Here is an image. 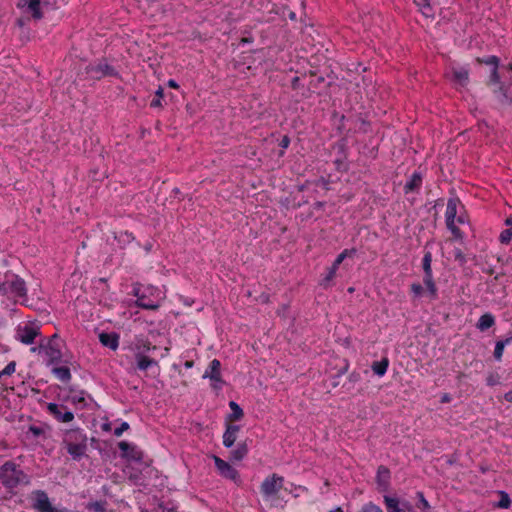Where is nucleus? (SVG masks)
Masks as SVG:
<instances>
[{
  "instance_id": "nucleus-1",
  "label": "nucleus",
  "mask_w": 512,
  "mask_h": 512,
  "mask_svg": "<svg viewBox=\"0 0 512 512\" xmlns=\"http://www.w3.org/2000/svg\"><path fill=\"white\" fill-rule=\"evenodd\" d=\"M0 482L7 489H13L23 484L30 483L29 476L12 461L5 462L0 467Z\"/></svg>"
},
{
  "instance_id": "nucleus-2",
  "label": "nucleus",
  "mask_w": 512,
  "mask_h": 512,
  "mask_svg": "<svg viewBox=\"0 0 512 512\" xmlns=\"http://www.w3.org/2000/svg\"><path fill=\"white\" fill-rule=\"evenodd\" d=\"M155 348V346H151L149 341L143 339H139L134 343L132 350L134 352L136 368L138 370L146 371L148 368L158 365V362L155 359L146 355L147 352Z\"/></svg>"
},
{
  "instance_id": "nucleus-3",
  "label": "nucleus",
  "mask_w": 512,
  "mask_h": 512,
  "mask_svg": "<svg viewBox=\"0 0 512 512\" xmlns=\"http://www.w3.org/2000/svg\"><path fill=\"white\" fill-rule=\"evenodd\" d=\"M6 296L22 303L27 301V287L25 281L14 273L7 272L4 277Z\"/></svg>"
},
{
  "instance_id": "nucleus-4",
  "label": "nucleus",
  "mask_w": 512,
  "mask_h": 512,
  "mask_svg": "<svg viewBox=\"0 0 512 512\" xmlns=\"http://www.w3.org/2000/svg\"><path fill=\"white\" fill-rule=\"evenodd\" d=\"M40 334V327L32 324L26 323L24 325H19L16 329V339L21 343L30 345L33 344L36 337Z\"/></svg>"
},
{
  "instance_id": "nucleus-5",
  "label": "nucleus",
  "mask_w": 512,
  "mask_h": 512,
  "mask_svg": "<svg viewBox=\"0 0 512 512\" xmlns=\"http://www.w3.org/2000/svg\"><path fill=\"white\" fill-rule=\"evenodd\" d=\"M32 508L38 512H62L53 507L47 493L43 490H35L31 494Z\"/></svg>"
},
{
  "instance_id": "nucleus-6",
  "label": "nucleus",
  "mask_w": 512,
  "mask_h": 512,
  "mask_svg": "<svg viewBox=\"0 0 512 512\" xmlns=\"http://www.w3.org/2000/svg\"><path fill=\"white\" fill-rule=\"evenodd\" d=\"M446 77L457 89L465 88L469 83V69L452 65Z\"/></svg>"
},
{
  "instance_id": "nucleus-7",
  "label": "nucleus",
  "mask_w": 512,
  "mask_h": 512,
  "mask_svg": "<svg viewBox=\"0 0 512 512\" xmlns=\"http://www.w3.org/2000/svg\"><path fill=\"white\" fill-rule=\"evenodd\" d=\"M459 204V200L457 198H450L447 202V208L445 213L446 225L448 229L452 232V234L458 238H462V233L460 229L455 225V217L457 215V206Z\"/></svg>"
},
{
  "instance_id": "nucleus-8",
  "label": "nucleus",
  "mask_w": 512,
  "mask_h": 512,
  "mask_svg": "<svg viewBox=\"0 0 512 512\" xmlns=\"http://www.w3.org/2000/svg\"><path fill=\"white\" fill-rule=\"evenodd\" d=\"M432 254L431 252H426L423 257L422 265L424 270V284L426 285L431 297L435 299L437 297V288L433 281V274H432Z\"/></svg>"
},
{
  "instance_id": "nucleus-9",
  "label": "nucleus",
  "mask_w": 512,
  "mask_h": 512,
  "mask_svg": "<svg viewBox=\"0 0 512 512\" xmlns=\"http://www.w3.org/2000/svg\"><path fill=\"white\" fill-rule=\"evenodd\" d=\"M203 378L210 379L212 381V388L215 390L221 389L224 381L221 376V363L218 359H213L206 371L203 374Z\"/></svg>"
},
{
  "instance_id": "nucleus-10",
  "label": "nucleus",
  "mask_w": 512,
  "mask_h": 512,
  "mask_svg": "<svg viewBox=\"0 0 512 512\" xmlns=\"http://www.w3.org/2000/svg\"><path fill=\"white\" fill-rule=\"evenodd\" d=\"M213 460L218 472L222 477L227 478L235 483L240 482V476L238 471L234 467H232L228 462L222 460L218 456H213Z\"/></svg>"
},
{
  "instance_id": "nucleus-11",
  "label": "nucleus",
  "mask_w": 512,
  "mask_h": 512,
  "mask_svg": "<svg viewBox=\"0 0 512 512\" xmlns=\"http://www.w3.org/2000/svg\"><path fill=\"white\" fill-rule=\"evenodd\" d=\"M133 295L137 297L136 305L138 307L148 310H157L160 307V301L158 298L155 301L147 299V295L145 293H141V285L139 283H135L133 285Z\"/></svg>"
},
{
  "instance_id": "nucleus-12",
  "label": "nucleus",
  "mask_w": 512,
  "mask_h": 512,
  "mask_svg": "<svg viewBox=\"0 0 512 512\" xmlns=\"http://www.w3.org/2000/svg\"><path fill=\"white\" fill-rule=\"evenodd\" d=\"M283 481V477L273 474L262 482L261 492L267 497L275 495L282 488Z\"/></svg>"
},
{
  "instance_id": "nucleus-13",
  "label": "nucleus",
  "mask_w": 512,
  "mask_h": 512,
  "mask_svg": "<svg viewBox=\"0 0 512 512\" xmlns=\"http://www.w3.org/2000/svg\"><path fill=\"white\" fill-rule=\"evenodd\" d=\"M58 336L57 334H54L47 344V346H40V348H43L45 350V354L49 358L50 363L59 362L62 358V353L60 347L56 344ZM38 350L37 347H33L31 349L32 352H36Z\"/></svg>"
},
{
  "instance_id": "nucleus-14",
  "label": "nucleus",
  "mask_w": 512,
  "mask_h": 512,
  "mask_svg": "<svg viewBox=\"0 0 512 512\" xmlns=\"http://www.w3.org/2000/svg\"><path fill=\"white\" fill-rule=\"evenodd\" d=\"M47 409L60 422L68 423L74 419V414L62 405L49 403Z\"/></svg>"
},
{
  "instance_id": "nucleus-15",
  "label": "nucleus",
  "mask_w": 512,
  "mask_h": 512,
  "mask_svg": "<svg viewBox=\"0 0 512 512\" xmlns=\"http://www.w3.org/2000/svg\"><path fill=\"white\" fill-rule=\"evenodd\" d=\"M88 73H90L95 78L112 76L116 74L114 68L108 65L107 63H98L96 65H90L88 67Z\"/></svg>"
},
{
  "instance_id": "nucleus-16",
  "label": "nucleus",
  "mask_w": 512,
  "mask_h": 512,
  "mask_svg": "<svg viewBox=\"0 0 512 512\" xmlns=\"http://www.w3.org/2000/svg\"><path fill=\"white\" fill-rule=\"evenodd\" d=\"M80 441H81V443H77V444L71 443L70 440H69V443H64V445L67 449V452L71 455V457L74 460L81 459L85 455L86 450H87V443H85V440H80Z\"/></svg>"
},
{
  "instance_id": "nucleus-17",
  "label": "nucleus",
  "mask_w": 512,
  "mask_h": 512,
  "mask_svg": "<svg viewBox=\"0 0 512 512\" xmlns=\"http://www.w3.org/2000/svg\"><path fill=\"white\" fill-rule=\"evenodd\" d=\"M414 3L419 7L421 13L427 18H433L435 10L439 6L436 0H414Z\"/></svg>"
},
{
  "instance_id": "nucleus-18",
  "label": "nucleus",
  "mask_w": 512,
  "mask_h": 512,
  "mask_svg": "<svg viewBox=\"0 0 512 512\" xmlns=\"http://www.w3.org/2000/svg\"><path fill=\"white\" fill-rule=\"evenodd\" d=\"M240 426L234 424H227L226 430L223 434V444L225 447L230 448L234 445Z\"/></svg>"
},
{
  "instance_id": "nucleus-19",
  "label": "nucleus",
  "mask_w": 512,
  "mask_h": 512,
  "mask_svg": "<svg viewBox=\"0 0 512 512\" xmlns=\"http://www.w3.org/2000/svg\"><path fill=\"white\" fill-rule=\"evenodd\" d=\"M349 250L346 249L344 250L343 252H341L337 258L335 259L334 263L332 264V266L329 268V271H328V274L326 275V277L323 279L322 281V285L323 286H327L328 283L335 277V274H336V271L339 267V265L343 262V260L348 256L349 254Z\"/></svg>"
},
{
  "instance_id": "nucleus-20",
  "label": "nucleus",
  "mask_w": 512,
  "mask_h": 512,
  "mask_svg": "<svg viewBox=\"0 0 512 512\" xmlns=\"http://www.w3.org/2000/svg\"><path fill=\"white\" fill-rule=\"evenodd\" d=\"M25 5H27V9L34 19L40 20L43 17V13L40 9V0H19V7H24Z\"/></svg>"
},
{
  "instance_id": "nucleus-21",
  "label": "nucleus",
  "mask_w": 512,
  "mask_h": 512,
  "mask_svg": "<svg viewBox=\"0 0 512 512\" xmlns=\"http://www.w3.org/2000/svg\"><path fill=\"white\" fill-rule=\"evenodd\" d=\"M118 447L123 452L124 457H128L133 460H141L142 452L135 446H131L128 442L121 441L118 443Z\"/></svg>"
},
{
  "instance_id": "nucleus-22",
  "label": "nucleus",
  "mask_w": 512,
  "mask_h": 512,
  "mask_svg": "<svg viewBox=\"0 0 512 512\" xmlns=\"http://www.w3.org/2000/svg\"><path fill=\"white\" fill-rule=\"evenodd\" d=\"M99 341L103 346L116 350L119 346V335L116 333H101Z\"/></svg>"
},
{
  "instance_id": "nucleus-23",
  "label": "nucleus",
  "mask_w": 512,
  "mask_h": 512,
  "mask_svg": "<svg viewBox=\"0 0 512 512\" xmlns=\"http://www.w3.org/2000/svg\"><path fill=\"white\" fill-rule=\"evenodd\" d=\"M390 472L385 466H380L377 470V484L381 490L387 491L389 488Z\"/></svg>"
},
{
  "instance_id": "nucleus-24",
  "label": "nucleus",
  "mask_w": 512,
  "mask_h": 512,
  "mask_svg": "<svg viewBox=\"0 0 512 512\" xmlns=\"http://www.w3.org/2000/svg\"><path fill=\"white\" fill-rule=\"evenodd\" d=\"M494 95L498 101V103L502 106H508L512 103V97L508 93V89L500 84L496 90H494Z\"/></svg>"
},
{
  "instance_id": "nucleus-25",
  "label": "nucleus",
  "mask_w": 512,
  "mask_h": 512,
  "mask_svg": "<svg viewBox=\"0 0 512 512\" xmlns=\"http://www.w3.org/2000/svg\"><path fill=\"white\" fill-rule=\"evenodd\" d=\"M69 439L73 444L81 443L80 440H85V443H87V437L84 434H82L79 430L67 431L65 433L63 443H69Z\"/></svg>"
},
{
  "instance_id": "nucleus-26",
  "label": "nucleus",
  "mask_w": 512,
  "mask_h": 512,
  "mask_svg": "<svg viewBox=\"0 0 512 512\" xmlns=\"http://www.w3.org/2000/svg\"><path fill=\"white\" fill-rule=\"evenodd\" d=\"M421 183H422L421 174L417 173V172L413 173V175L411 176V179L404 186L405 193L415 191L416 189H418L421 186Z\"/></svg>"
},
{
  "instance_id": "nucleus-27",
  "label": "nucleus",
  "mask_w": 512,
  "mask_h": 512,
  "mask_svg": "<svg viewBox=\"0 0 512 512\" xmlns=\"http://www.w3.org/2000/svg\"><path fill=\"white\" fill-rule=\"evenodd\" d=\"M494 323H495V320H494L493 315H491L490 313H486V314H483L479 318L476 326L480 331H485V330L489 329L490 327H492L494 325Z\"/></svg>"
},
{
  "instance_id": "nucleus-28",
  "label": "nucleus",
  "mask_w": 512,
  "mask_h": 512,
  "mask_svg": "<svg viewBox=\"0 0 512 512\" xmlns=\"http://www.w3.org/2000/svg\"><path fill=\"white\" fill-rule=\"evenodd\" d=\"M229 407L231 409V413L227 416L228 421H237L243 418V410L236 402L230 401Z\"/></svg>"
},
{
  "instance_id": "nucleus-29",
  "label": "nucleus",
  "mask_w": 512,
  "mask_h": 512,
  "mask_svg": "<svg viewBox=\"0 0 512 512\" xmlns=\"http://www.w3.org/2000/svg\"><path fill=\"white\" fill-rule=\"evenodd\" d=\"M52 373L62 382H69L71 380V372L68 367H54Z\"/></svg>"
},
{
  "instance_id": "nucleus-30",
  "label": "nucleus",
  "mask_w": 512,
  "mask_h": 512,
  "mask_svg": "<svg viewBox=\"0 0 512 512\" xmlns=\"http://www.w3.org/2000/svg\"><path fill=\"white\" fill-rule=\"evenodd\" d=\"M384 502L389 512H406L405 509L399 507V501L397 498L384 496Z\"/></svg>"
},
{
  "instance_id": "nucleus-31",
  "label": "nucleus",
  "mask_w": 512,
  "mask_h": 512,
  "mask_svg": "<svg viewBox=\"0 0 512 512\" xmlns=\"http://www.w3.org/2000/svg\"><path fill=\"white\" fill-rule=\"evenodd\" d=\"M247 453H248V448H247L246 443H239L237 445L236 449H234L231 452V458L233 460L240 461L247 455Z\"/></svg>"
},
{
  "instance_id": "nucleus-32",
  "label": "nucleus",
  "mask_w": 512,
  "mask_h": 512,
  "mask_svg": "<svg viewBox=\"0 0 512 512\" xmlns=\"http://www.w3.org/2000/svg\"><path fill=\"white\" fill-rule=\"evenodd\" d=\"M388 365V359L384 358L381 361L374 362L371 368L376 375L383 376L387 371Z\"/></svg>"
},
{
  "instance_id": "nucleus-33",
  "label": "nucleus",
  "mask_w": 512,
  "mask_h": 512,
  "mask_svg": "<svg viewBox=\"0 0 512 512\" xmlns=\"http://www.w3.org/2000/svg\"><path fill=\"white\" fill-rule=\"evenodd\" d=\"M86 509L93 511V512H106V502L105 501L89 502L86 505Z\"/></svg>"
},
{
  "instance_id": "nucleus-34",
  "label": "nucleus",
  "mask_w": 512,
  "mask_h": 512,
  "mask_svg": "<svg viewBox=\"0 0 512 512\" xmlns=\"http://www.w3.org/2000/svg\"><path fill=\"white\" fill-rule=\"evenodd\" d=\"M510 342V339L498 341L495 345L494 357L496 360H500L503 355L505 346Z\"/></svg>"
},
{
  "instance_id": "nucleus-35",
  "label": "nucleus",
  "mask_w": 512,
  "mask_h": 512,
  "mask_svg": "<svg viewBox=\"0 0 512 512\" xmlns=\"http://www.w3.org/2000/svg\"><path fill=\"white\" fill-rule=\"evenodd\" d=\"M500 500L497 503L498 508L507 509L511 505V500L509 495L504 491H499Z\"/></svg>"
},
{
  "instance_id": "nucleus-36",
  "label": "nucleus",
  "mask_w": 512,
  "mask_h": 512,
  "mask_svg": "<svg viewBox=\"0 0 512 512\" xmlns=\"http://www.w3.org/2000/svg\"><path fill=\"white\" fill-rule=\"evenodd\" d=\"M163 95H164V90L163 88L160 86L157 91L155 92V96L156 98L153 99L150 103V106L151 107H154V108H157V107H161V99L163 98Z\"/></svg>"
},
{
  "instance_id": "nucleus-37",
  "label": "nucleus",
  "mask_w": 512,
  "mask_h": 512,
  "mask_svg": "<svg viewBox=\"0 0 512 512\" xmlns=\"http://www.w3.org/2000/svg\"><path fill=\"white\" fill-rule=\"evenodd\" d=\"M499 239L502 243H509L512 241V226L503 230L499 236Z\"/></svg>"
},
{
  "instance_id": "nucleus-38",
  "label": "nucleus",
  "mask_w": 512,
  "mask_h": 512,
  "mask_svg": "<svg viewBox=\"0 0 512 512\" xmlns=\"http://www.w3.org/2000/svg\"><path fill=\"white\" fill-rule=\"evenodd\" d=\"M359 512H383V510L372 502L362 506Z\"/></svg>"
},
{
  "instance_id": "nucleus-39",
  "label": "nucleus",
  "mask_w": 512,
  "mask_h": 512,
  "mask_svg": "<svg viewBox=\"0 0 512 512\" xmlns=\"http://www.w3.org/2000/svg\"><path fill=\"white\" fill-rule=\"evenodd\" d=\"M417 498L419 499L418 508L422 510H429L430 504L424 497V494L422 492H417Z\"/></svg>"
},
{
  "instance_id": "nucleus-40",
  "label": "nucleus",
  "mask_w": 512,
  "mask_h": 512,
  "mask_svg": "<svg viewBox=\"0 0 512 512\" xmlns=\"http://www.w3.org/2000/svg\"><path fill=\"white\" fill-rule=\"evenodd\" d=\"M454 258L456 261L459 262L460 265H464L465 262H466V257L464 255V253L461 251V249H455L454 252Z\"/></svg>"
},
{
  "instance_id": "nucleus-41",
  "label": "nucleus",
  "mask_w": 512,
  "mask_h": 512,
  "mask_svg": "<svg viewBox=\"0 0 512 512\" xmlns=\"http://www.w3.org/2000/svg\"><path fill=\"white\" fill-rule=\"evenodd\" d=\"M490 84L500 85V76L498 73V68H493L490 75Z\"/></svg>"
},
{
  "instance_id": "nucleus-42",
  "label": "nucleus",
  "mask_w": 512,
  "mask_h": 512,
  "mask_svg": "<svg viewBox=\"0 0 512 512\" xmlns=\"http://www.w3.org/2000/svg\"><path fill=\"white\" fill-rule=\"evenodd\" d=\"M411 291L415 297H420L423 294V287L420 283H413L411 285Z\"/></svg>"
},
{
  "instance_id": "nucleus-43",
  "label": "nucleus",
  "mask_w": 512,
  "mask_h": 512,
  "mask_svg": "<svg viewBox=\"0 0 512 512\" xmlns=\"http://www.w3.org/2000/svg\"><path fill=\"white\" fill-rule=\"evenodd\" d=\"M28 431H29L30 433H32V435H33L34 437H39V436H41L42 434H44V429H43L42 427H40V426H34V425H32V426H30V427H29Z\"/></svg>"
},
{
  "instance_id": "nucleus-44",
  "label": "nucleus",
  "mask_w": 512,
  "mask_h": 512,
  "mask_svg": "<svg viewBox=\"0 0 512 512\" xmlns=\"http://www.w3.org/2000/svg\"><path fill=\"white\" fill-rule=\"evenodd\" d=\"M483 62L487 65H492L493 68H498L499 58L496 56H490L487 59L483 60Z\"/></svg>"
},
{
  "instance_id": "nucleus-45",
  "label": "nucleus",
  "mask_w": 512,
  "mask_h": 512,
  "mask_svg": "<svg viewBox=\"0 0 512 512\" xmlns=\"http://www.w3.org/2000/svg\"><path fill=\"white\" fill-rule=\"evenodd\" d=\"M15 362H10L0 373L2 375H11L15 371Z\"/></svg>"
},
{
  "instance_id": "nucleus-46",
  "label": "nucleus",
  "mask_w": 512,
  "mask_h": 512,
  "mask_svg": "<svg viewBox=\"0 0 512 512\" xmlns=\"http://www.w3.org/2000/svg\"><path fill=\"white\" fill-rule=\"evenodd\" d=\"M129 429V424L127 422H123L120 427L116 428L114 430L115 436L119 437L122 435V433Z\"/></svg>"
},
{
  "instance_id": "nucleus-47",
  "label": "nucleus",
  "mask_w": 512,
  "mask_h": 512,
  "mask_svg": "<svg viewBox=\"0 0 512 512\" xmlns=\"http://www.w3.org/2000/svg\"><path fill=\"white\" fill-rule=\"evenodd\" d=\"M146 291L148 292L149 295L151 296H159L160 295V291L157 289V288H154L152 286L150 287H147L146 288Z\"/></svg>"
},
{
  "instance_id": "nucleus-48",
  "label": "nucleus",
  "mask_w": 512,
  "mask_h": 512,
  "mask_svg": "<svg viewBox=\"0 0 512 512\" xmlns=\"http://www.w3.org/2000/svg\"><path fill=\"white\" fill-rule=\"evenodd\" d=\"M289 144H290V139H289V137H288V136H284V137L281 139V141H280V144H279V145H280L282 148H284V149H285V148H287V147L289 146Z\"/></svg>"
},
{
  "instance_id": "nucleus-49",
  "label": "nucleus",
  "mask_w": 512,
  "mask_h": 512,
  "mask_svg": "<svg viewBox=\"0 0 512 512\" xmlns=\"http://www.w3.org/2000/svg\"><path fill=\"white\" fill-rule=\"evenodd\" d=\"M498 383L496 377L494 375H490L488 378H487V384L490 385V386H493V385H496Z\"/></svg>"
},
{
  "instance_id": "nucleus-50",
  "label": "nucleus",
  "mask_w": 512,
  "mask_h": 512,
  "mask_svg": "<svg viewBox=\"0 0 512 512\" xmlns=\"http://www.w3.org/2000/svg\"><path fill=\"white\" fill-rule=\"evenodd\" d=\"M300 78L298 76H295L291 81V86L293 89H298L299 87Z\"/></svg>"
},
{
  "instance_id": "nucleus-51",
  "label": "nucleus",
  "mask_w": 512,
  "mask_h": 512,
  "mask_svg": "<svg viewBox=\"0 0 512 512\" xmlns=\"http://www.w3.org/2000/svg\"><path fill=\"white\" fill-rule=\"evenodd\" d=\"M0 295L6 296L5 280L0 282Z\"/></svg>"
},
{
  "instance_id": "nucleus-52",
  "label": "nucleus",
  "mask_w": 512,
  "mask_h": 512,
  "mask_svg": "<svg viewBox=\"0 0 512 512\" xmlns=\"http://www.w3.org/2000/svg\"><path fill=\"white\" fill-rule=\"evenodd\" d=\"M73 403H82L85 404V399L83 397H73L72 398Z\"/></svg>"
},
{
  "instance_id": "nucleus-53",
  "label": "nucleus",
  "mask_w": 512,
  "mask_h": 512,
  "mask_svg": "<svg viewBox=\"0 0 512 512\" xmlns=\"http://www.w3.org/2000/svg\"><path fill=\"white\" fill-rule=\"evenodd\" d=\"M504 398L506 401L508 402H511L512 403V391H509L507 392L505 395H504Z\"/></svg>"
},
{
  "instance_id": "nucleus-54",
  "label": "nucleus",
  "mask_w": 512,
  "mask_h": 512,
  "mask_svg": "<svg viewBox=\"0 0 512 512\" xmlns=\"http://www.w3.org/2000/svg\"><path fill=\"white\" fill-rule=\"evenodd\" d=\"M450 400H451V398H450L449 394H444V395L442 396V398H441V402H442V403H447V402H449Z\"/></svg>"
},
{
  "instance_id": "nucleus-55",
  "label": "nucleus",
  "mask_w": 512,
  "mask_h": 512,
  "mask_svg": "<svg viewBox=\"0 0 512 512\" xmlns=\"http://www.w3.org/2000/svg\"><path fill=\"white\" fill-rule=\"evenodd\" d=\"M168 85L172 88H178V84L174 80H169Z\"/></svg>"
},
{
  "instance_id": "nucleus-56",
  "label": "nucleus",
  "mask_w": 512,
  "mask_h": 512,
  "mask_svg": "<svg viewBox=\"0 0 512 512\" xmlns=\"http://www.w3.org/2000/svg\"><path fill=\"white\" fill-rule=\"evenodd\" d=\"M457 222L460 223V224H463L465 222V218L462 215H460L457 218Z\"/></svg>"
},
{
  "instance_id": "nucleus-57",
  "label": "nucleus",
  "mask_w": 512,
  "mask_h": 512,
  "mask_svg": "<svg viewBox=\"0 0 512 512\" xmlns=\"http://www.w3.org/2000/svg\"><path fill=\"white\" fill-rule=\"evenodd\" d=\"M403 509H405L406 511H410L411 510V505L409 503H403Z\"/></svg>"
},
{
  "instance_id": "nucleus-58",
  "label": "nucleus",
  "mask_w": 512,
  "mask_h": 512,
  "mask_svg": "<svg viewBox=\"0 0 512 512\" xmlns=\"http://www.w3.org/2000/svg\"><path fill=\"white\" fill-rule=\"evenodd\" d=\"M329 512H344V511L341 507H336V508L330 510Z\"/></svg>"
},
{
  "instance_id": "nucleus-59",
  "label": "nucleus",
  "mask_w": 512,
  "mask_h": 512,
  "mask_svg": "<svg viewBox=\"0 0 512 512\" xmlns=\"http://www.w3.org/2000/svg\"><path fill=\"white\" fill-rule=\"evenodd\" d=\"M323 206H324L323 202H316L315 203V207L318 208V209L322 208Z\"/></svg>"
},
{
  "instance_id": "nucleus-60",
  "label": "nucleus",
  "mask_w": 512,
  "mask_h": 512,
  "mask_svg": "<svg viewBox=\"0 0 512 512\" xmlns=\"http://www.w3.org/2000/svg\"><path fill=\"white\" fill-rule=\"evenodd\" d=\"M508 70L512 72V62L508 64L507 66Z\"/></svg>"
},
{
  "instance_id": "nucleus-61",
  "label": "nucleus",
  "mask_w": 512,
  "mask_h": 512,
  "mask_svg": "<svg viewBox=\"0 0 512 512\" xmlns=\"http://www.w3.org/2000/svg\"><path fill=\"white\" fill-rule=\"evenodd\" d=\"M506 224H508V225H511V226H512V220H511V219H507V220H506Z\"/></svg>"
},
{
  "instance_id": "nucleus-62",
  "label": "nucleus",
  "mask_w": 512,
  "mask_h": 512,
  "mask_svg": "<svg viewBox=\"0 0 512 512\" xmlns=\"http://www.w3.org/2000/svg\"><path fill=\"white\" fill-rule=\"evenodd\" d=\"M103 429L104 430H109V425L108 424L103 425Z\"/></svg>"
},
{
  "instance_id": "nucleus-63",
  "label": "nucleus",
  "mask_w": 512,
  "mask_h": 512,
  "mask_svg": "<svg viewBox=\"0 0 512 512\" xmlns=\"http://www.w3.org/2000/svg\"><path fill=\"white\" fill-rule=\"evenodd\" d=\"M186 366H187V367H191V366H192V363L187 362V363H186Z\"/></svg>"
},
{
  "instance_id": "nucleus-64",
  "label": "nucleus",
  "mask_w": 512,
  "mask_h": 512,
  "mask_svg": "<svg viewBox=\"0 0 512 512\" xmlns=\"http://www.w3.org/2000/svg\"><path fill=\"white\" fill-rule=\"evenodd\" d=\"M167 512H176V511H175V510H173V509H170V510H168Z\"/></svg>"
}]
</instances>
